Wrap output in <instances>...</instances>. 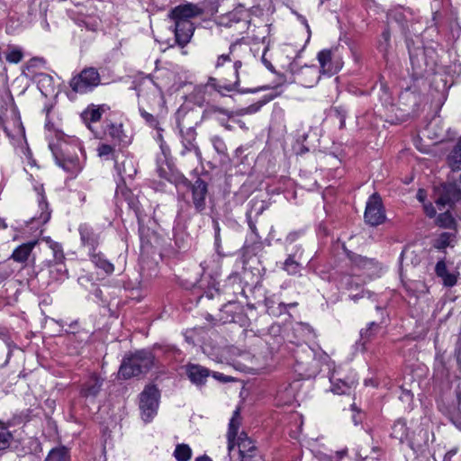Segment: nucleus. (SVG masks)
I'll return each mask as SVG.
<instances>
[{
  "instance_id": "nucleus-8",
  "label": "nucleus",
  "mask_w": 461,
  "mask_h": 461,
  "mask_svg": "<svg viewBox=\"0 0 461 461\" xmlns=\"http://www.w3.org/2000/svg\"><path fill=\"white\" fill-rule=\"evenodd\" d=\"M101 78L96 68H86L73 77L69 86L75 93L86 94L100 84Z\"/></svg>"
},
{
  "instance_id": "nucleus-41",
  "label": "nucleus",
  "mask_w": 461,
  "mask_h": 461,
  "mask_svg": "<svg viewBox=\"0 0 461 461\" xmlns=\"http://www.w3.org/2000/svg\"><path fill=\"white\" fill-rule=\"evenodd\" d=\"M44 461H69L68 451L65 447L53 448Z\"/></svg>"
},
{
  "instance_id": "nucleus-51",
  "label": "nucleus",
  "mask_w": 461,
  "mask_h": 461,
  "mask_svg": "<svg viewBox=\"0 0 461 461\" xmlns=\"http://www.w3.org/2000/svg\"><path fill=\"white\" fill-rule=\"evenodd\" d=\"M39 206L42 210L40 216V221L42 223H46L50 218V212L48 211V203L43 197L39 202Z\"/></svg>"
},
{
  "instance_id": "nucleus-27",
  "label": "nucleus",
  "mask_w": 461,
  "mask_h": 461,
  "mask_svg": "<svg viewBox=\"0 0 461 461\" xmlns=\"http://www.w3.org/2000/svg\"><path fill=\"white\" fill-rule=\"evenodd\" d=\"M194 140H185L183 139V148L180 151V155L185 157L186 155H192L194 157L198 163H202L203 157L199 147L194 143Z\"/></svg>"
},
{
  "instance_id": "nucleus-63",
  "label": "nucleus",
  "mask_w": 461,
  "mask_h": 461,
  "mask_svg": "<svg viewBox=\"0 0 461 461\" xmlns=\"http://www.w3.org/2000/svg\"><path fill=\"white\" fill-rule=\"evenodd\" d=\"M416 198L418 199V201H420V203H423V204L425 203V201H426V198H427V193L424 189H419L418 192H417V194H416Z\"/></svg>"
},
{
  "instance_id": "nucleus-53",
  "label": "nucleus",
  "mask_w": 461,
  "mask_h": 461,
  "mask_svg": "<svg viewBox=\"0 0 461 461\" xmlns=\"http://www.w3.org/2000/svg\"><path fill=\"white\" fill-rule=\"evenodd\" d=\"M240 461H264L258 449H256L252 453H247L240 456Z\"/></svg>"
},
{
  "instance_id": "nucleus-40",
  "label": "nucleus",
  "mask_w": 461,
  "mask_h": 461,
  "mask_svg": "<svg viewBox=\"0 0 461 461\" xmlns=\"http://www.w3.org/2000/svg\"><path fill=\"white\" fill-rule=\"evenodd\" d=\"M243 16H247V14L244 12L229 13L225 16L221 17V24L229 28L235 27L238 24L237 20H240Z\"/></svg>"
},
{
  "instance_id": "nucleus-39",
  "label": "nucleus",
  "mask_w": 461,
  "mask_h": 461,
  "mask_svg": "<svg viewBox=\"0 0 461 461\" xmlns=\"http://www.w3.org/2000/svg\"><path fill=\"white\" fill-rule=\"evenodd\" d=\"M436 223L438 226L447 229H455L456 224V220L448 211L439 213L437 216Z\"/></svg>"
},
{
  "instance_id": "nucleus-52",
  "label": "nucleus",
  "mask_w": 461,
  "mask_h": 461,
  "mask_svg": "<svg viewBox=\"0 0 461 461\" xmlns=\"http://www.w3.org/2000/svg\"><path fill=\"white\" fill-rule=\"evenodd\" d=\"M400 391H401L400 395H399L400 401L406 403L410 407L412 402V400H413V393H411V390H408V389H405L402 387L400 388Z\"/></svg>"
},
{
  "instance_id": "nucleus-29",
  "label": "nucleus",
  "mask_w": 461,
  "mask_h": 461,
  "mask_svg": "<svg viewBox=\"0 0 461 461\" xmlns=\"http://www.w3.org/2000/svg\"><path fill=\"white\" fill-rule=\"evenodd\" d=\"M299 251H301V247H296V250L289 254L283 264V269L286 271L288 275H296L301 271V264L295 260Z\"/></svg>"
},
{
  "instance_id": "nucleus-15",
  "label": "nucleus",
  "mask_w": 461,
  "mask_h": 461,
  "mask_svg": "<svg viewBox=\"0 0 461 461\" xmlns=\"http://www.w3.org/2000/svg\"><path fill=\"white\" fill-rule=\"evenodd\" d=\"M104 379L96 374H92L82 384L80 395L86 399L95 400L103 387Z\"/></svg>"
},
{
  "instance_id": "nucleus-19",
  "label": "nucleus",
  "mask_w": 461,
  "mask_h": 461,
  "mask_svg": "<svg viewBox=\"0 0 461 461\" xmlns=\"http://www.w3.org/2000/svg\"><path fill=\"white\" fill-rule=\"evenodd\" d=\"M331 391L337 394H349L356 387L357 380L355 377H347L346 379L336 378L334 375L330 377Z\"/></svg>"
},
{
  "instance_id": "nucleus-46",
  "label": "nucleus",
  "mask_w": 461,
  "mask_h": 461,
  "mask_svg": "<svg viewBox=\"0 0 461 461\" xmlns=\"http://www.w3.org/2000/svg\"><path fill=\"white\" fill-rule=\"evenodd\" d=\"M110 112V106L107 104L89 105L81 115H102Z\"/></svg>"
},
{
  "instance_id": "nucleus-26",
  "label": "nucleus",
  "mask_w": 461,
  "mask_h": 461,
  "mask_svg": "<svg viewBox=\"0 0 461 461\" xmlns=\"http://www.w3.org/2000/svg\"><path fill=\"white\" fill-rule=\"evenodd\" d=\"M456 234L453 232H442L433 241V248L438 250H445L447 247H454Z\"/></svg>"
},
{
  "instance_id": "nucleus-31",
  "label": "nucleus",
  "mask_w": 461,
  "mask_h": 461,
  "mask_svg": "<svg viewBox=\"0 0 461 461\" xmlns=\"http://www.w3.org/2000/svg\"><path fill=\"white\" fill-rule=\"evenodd\" d=\"M391 435L400 442L407 440L409 438V432L406 421L403 420H396L392 427Z\"/></svg>"
},
{
  "instance_id": "nucleus-25",
  "label": "nucleus",
  "mask_w": 461,
  "mask_h": 461,
  "mask_svg": "<svg viewBox=\"0 0 461 461\" xmlns=\"http://www.w3.org/2000/svg\"><path fill=\"white\" fill-rule=\"evenodd\" d=\"M348 257L353 266L359 269H371L376 266L374 258H369L353 252L348 253Z\"/></svg>"
},
{
  "instance_id": "nucleus-18",
  "label": "nucleus",
  "mask_w": 461,
  "mask_h": 461,
  "mask_svg": "<svg viewBox=\"0 0 461 461\" xmlns=\"http://www.w3.org/2000/svg\"><path fill=\"white\" fill-rule=\"evenodd\" d=\"M84 124L91 131L95 138L102 139L106 136L107 117H82Z\"/></svg>"
},
{
  "instance_id": "nucleus-32",
  "label": "nucleus",
  "mask_w": 461,
  "mask_h": 461,
  "mask_svg": "<svg viewBox=\"0 0 461 461\" xmlns=\"http://www.w3.org/2000/svg\"><path fill=\"white\" fill-rule=\"evenodd\" d=\"M447 164L452 170L461 169V138L447 156Z\"/></svg>"
},
{
  "instance_id": "nucleus-4",
  "label": "nucleus",
  "mask_w": 461,
  "mask_h": 461,
  "mask_svg": "<svg viewBox=\"0 0 461 461\" xmlns=\"http://www.w3.org/2000/svg\"><path fill=\"white\" fill-rule=\"evenodd\" d=\"M189 113H202L203 115H210L212 113H221L225 114V111L209 105L205 101V86H197L194 91L188 95L184 103L180 105L177 110L178 115H185Z\"/></svg>"
},
{
  "instance_id": "nucleus-64",
  "label": "nucleus",
  "mask_w": 461,
  "mask_h": 461,
  "mask_svg": "<svg viewBox=\"0 0 461 461\" xmlns=\"http://www.w3.org/2000/svg\"><path fill=\"white\" fill-rule=\"evenodd\" d=\"M299 237L298 232H291L285 238V243L292 244L294 243Z\"/></svg>"
},
{
  "instance_id": "nucleus-36",
  "label": "nucleus",
  "mask_w": 461,
  "mask_h": 461,
  "mask_svg": "<svg viewBox=\"0 0 461 461\" xmlns=\"http://www.w3.org/2000/svg\"><path fill=\"white\" fill-rule=\"evenodd\" d=\"M8 113L14 115L16 113V109L13 103V98L5 93L0 95V115Z\"/></svg>"
},
{
  "instance_id": "nucleus-33",
  "label": "nucleus",
  "mask_w": 461,
  "mask_h": 461,
  "mask_svg": "<svg viewBox=\"0 0 461 461\" xmlns=\"http://www.w3.org/2000/svg\"><path fill=\"white\" fill-rule=\"evenodd\" d=\"M442 411L453 423L461 421V393H456V405L446 408L445 410H442Z\"/></svg>"
},
{
  "instance_id": "nucleus-62",
  "label": "nucleus",
  "mask_w": 461,
  "mask_h": 461,
  "mask_svg": "<svg viewBox=\"0 0 461 461\" xmlns=\"http://www.w3.org/2000/svg\"><path fill=\"white\" fill-rule=\"evenodd\" d=\"M213 228H214V238H215V244L218 245L220 242V226L217 221H213Z\"/></svg>"
},
{
  "instance_id": "nucleus-57",
  "label": "nucleus",
  "mask_w": 461,
  "mask_h": 461,
  "mask_svg": "<svg viewBox=\"0 0 461 461\" xmlns=\"http://www.w3.org/2000/svg\"><path fill=\"white\" fill-rule=\"evenodd\" d=\"M423 209H424L425 214L429 218H434L437 214L436 209L431 203H424Z\"/></svg>"
},
{
  "instance_id": "nucleus-47",
  "label": "nucleus",
  "mask_w": 461,
  "mask_h": 461,
  "mask_svg": "<svg viewBox=\"0 0 461 461\" xmlns=\"http://www.w3.org/2000/svg\"><path fill=\"white\" fill-rule=\"evenodd\" d=\"M390 41H391V33L388 29H385L383 32V33L381 35V40L379 41V43H378L379 51L382 52L384 54V56H385L389 50Z\"/></svg>"
},
{
  "instance_id": "nucleus-21",
  "label": "nucleus",
  "mask_w": 461,
  "mask_h": 461,
  "mask_svg": "<svg viewBox=\"0 0 461 461\" xmlns=\"http://www.w3.org/2000/svg\"><path fill=\"white\" fill-rule=\"evenodd\" d=\"M435 273L442 279L443 285L447 287H453L457 282L458 274L447 271L445 259L438 260L435 267Z\"/></svg>"
},
{
  "instance_id": "nucleus-13",
  "label": "nucleus",
  "mask_w": 461,
  "mask_h": 461,
  "mask_svg": "<svg viewBox=\"0 0 461 461\" xmlns=\"http://www.w3.org/2000/svg\"><path fill=\"white\" fill-rule=\"evenodd\" d=\"M174 24L171 26L174 34H175V41L176 43L180 47L186 46L194 32V26L192 22H185V21H172Z\"/></svg>"
},
{
  "instance_id": "nucleus-45",
  "label": "nucleus",
  "mask_w": 461,
  "mask_h": 461,
  "mask_svg": "<svg viewBox=\"0 0 461 461\" xmlns=\"http://www.w3.org/2000/svg\"><path fill=\"white\" fill-rule=\"evenodd\" d=\"M185 117H178L176 124L180 131V133L183 136V139L185 140H195V131L194 127H188L186 128L184 123Z\"/></svg>"
},
{
  "instance_id": "nucleus-9",
  "label": "nucleus",
  "mask_w": 461,
  "mask_h": 461,
  "mask_svg": "<svg viewBox=\"0 0 461 461\" xmlns=\"http://www.w3.org/2000/svg\"><path fill=\"white\" fill-rule=\"evenodd\" d=\"M364 219L370 226H378L384 222L386 217L381 197L372 194L366 202Z\"/></svg>"
},
{
  "instance_id": "nucleus-5",
  "label": "nucleus",
  "mask_w": 461,
  "mask_h": 461,
  "mask_svg": "<svg viewBox=\"0 0 461 461\" xmlns=\"http://www.w3.org/2000/svg\"><path fill=\"white\" fill-rule=\"evenodd\" d=\"M239 418L240 411L237 409L233 411L232 417L230 420L227 438L229 452L230 453L235 445H237L239 447V455L240 456L249 452L252 453L258 449V447L245 432H241L237 438L240 427Z\"/></svg>"
},
{
  "instance_id": "nucleus-10",
  "label": "nucleus",
  "mask_w": 461,
  "mask_h": 461,
  "mask_svg": "<svg viewBox=\"0 0 461 461\" xmlns=\"http://www.w3.org/2000/svg\"><path fill=\"white\" fill-rule=\"evenodd\" d=\"M191 190L192 203L197 213L203 212L206 208V196L208 194V184L202 177H197L192 183L189 180L188 184H183Z\"/></svg>"
},
{
  "instance_id": "nucleus-2",
  "label": "nucleus",
  "mask_w": 461,
  "mask_h": 461,
  "mask_svg": "<svg viewBox=\"0 0 461 461\" xmlns=\"http://www.w3.org/2000/svg\"><path fill=\"white\" fill-rule=\"evenodd\" d=\"M242 40L243 39H239L231 43L229 49V53L220 55L215 63V67L219 68L226 62L233 61L234 81L229 84L220 85L217 83L216 78L210 77L207 86H204L205 88L210 86L221 94H222V91H240L239 86L240 79L239 70L242 67V59L250 52V49L242 44Z\"/></svg>"
},
{
  "instance_id": "nucleus-16",
  "label": "nucleus",
  "mask_w": 461,
  "mask_h": 461,
  "mask_svg": "<svg viewBox=\"0 0 461 461\" xmlns=\"http://www.w3.org/2000/svg\"><path fill=\"white\" fill-rule=\"evenodd\" d=\"M185 369L188 379L196 386L204 385L210 375V370L198 364L188 363Z\"/></svg>"
},
{
  "instance_id": "nucleus-20",
  "label": "nucleus",
  "mask_w": 461,
  "mask_h": 461,
  "mask_svg": "<svg viewBox=\"0 0 461 461\" xmlns=\"http://www.w3.org/2000/svg\"><path fill=\"white\" fill-rule=\"evenodd\" d=\"M381 329L382 321H371L366 328L360 330V339L357 344L361 346L363 351L366 350V345L377 336Z\"/></svg>"
},
{
  "instance_id": "nucleus-42",
  "label": "nucleus",
  "mask_w": 461,
  "mask_h": 461,
  "mask_svg": "<svg viewBox=\"0 0 461 461\" xmlns=\"http://www.w3.org/2000/svg\"><path fill=\"white\" fill-rule=\"evenodd\" d=\"M174 456L177 461H188L192 456V449L187 444L176 445Z\"/></svg>"
},
{
  "instance_id": "nucleus-55",
  "label": "nucleus",
  "mask_w": 461,
  "mask_h": 461,
  "mask_svg": "<svg viewBox=\"0 0 461 461\" xmlns=\"http://www.w3.org/2000/svg\"><path fill=\"white\" fill-rule=\"evenodd\" d=\"M246 219H247V222H248V225H249L251 232L256 236L257 239H260V237L258 235V229L256 227L257 220L253 219V216L251 215V212H246Z\"/></svg>"
},
{
  "instance_id": "nucleus-12",
  "label": "nucleus",
  "mask_w": 461,
  "mask_h": 461,
  "mask_svg": "<svg viewBox=\"0 0 461 461\" xmlns=\"http://www.w3.org/2000/svg\"><path fill=\"white\" fill-rule=\"evenodd\" d=\"M114 167L122 184H125L126 179H132L137 173L136 161L124 154L115 158Z\"/></svg>"
},
{
  "instance_id": "nucleus-3",
  "label": "nucleus",
  "mask_w": 461,
  "mask_h": 461,
  "mask_svg": "<svg viewBox=\"0 0 461 461\" xmlns=\"http://www.w3.org/2000/svg\"><path fill=\"white\" fill-rule=\"evenodd\" d=\"M154 366L155 356L150 350H137L123 357L118 375L120 378L129 379L148 373Z\"/></svg>"
},
{
  "instance_id": "nucleus-35",
  "label": "nucleus",
  "mask_w": 461,
  "mask_h": 461,
  "mask_svg": "<svg viewBox=\"0 0 461 461\" xmlns=\"http://www.w3.org/2000/svg\"><path fill=\"white\" fill-rule=\"evenodd\" d=\"M105 126L107 130L106 136L111 137L114 140H123V131L122 123L112 122L108 120V122L105 124Z\"/></svg>"
},
{
  "instance_id": "nucleus-28",
  "label": "nucleus",
  "mask_w": 461,
  "mask_h": 461,
  "mask_svg": "<svg viewBox=\"0 0 461 461\" xmlns=\"http://www.w3.org/2000/svg\"><path fill=\"white\" fill-rule=\"evenodd\" d=\"M317 59L323 72L333 74L337 71L332 65V51L330 50H321Z\"/></svg>"
},
{
  "instance_id": "nucleus-48",
  "label": "nucleus",
  "mask_w": 461,
  "mask_h": 461,
  "mask_svg": "<svg viewBox=\"0 0 461 461\" xmlns=\"http://www.w3.org/2000/svg\"><path fill=\"white\" fill-rule=\"evenodd\" d=\"M212 144L215 151L220 155H226L227 147L223 140L218 136H213L211 139Z\"/></svg>"
},
{
  "instance_id": "nucleus-49",
  "label": "nucleus",
  "mask_w": 461,
  "mask_h": 461,
  "mask_svg": "<svg viewBox=\"0 0 461 461\" xmlns=\"http://www.w3.org/2000/svg\"><path fill=\"white\" fill-rule=\"evenodd\" d=\"M50 249L53 252L54 263L63 262L65 257L61 246L59 243L51 242Z\"/></svg>"
},
{
  "instance_id": "nucleus-56",
  "label": "nucleus",
  "mask_w": 461,
  "mask_h": 461,
  "mask_svg": "<svg viewBox=\"0 0 461 461\" xmlns=\"http://www.w3.org/2000/svg\"><path fill=\"white\" fill-rule=\"evenodd\" d=\"M238 24L234 27L241 34L245 32L249 27V20H248V15L243 16L240 20H237Z\"/></svg>"
},
{
  "instance_id": "nucleus-61",
  "label": "nucleus",
  "mask_w": 461,
  "mask_h": 461,
  "mask_svg": "<svg viewBox=\"0 0 461 461\" xmlns=\"http://www.w3.org/2000/svg\"><path fill=\"white\" fill-rule=\"evenodd\" d=\"M294 150L297 155H303L309 151V148L303 144H297L294 146Z\"/></svg>"
},
{
  "instance_id": "nucleus-24",
  "label": "nucleus",
  "mask_w": 461,
  "mask_h": 461,
  "mask_svg": "<svg viewBox=\"0 0 461 461\" xmlns=\"http://www.w3.org/2000/svg\"><path fill=\"white\" fill-rule=\"evenodd\" d=\"M89 256L93 264L96 267L104 270L105 274L110 275L114 271L113 265L108 261L102 253L96 252V250L91 251L89 252Z\"/></svg>"
},
{
  "instance_id": "nucleus-38",
  "label": "nucleus",
  "mask_w": 461,
  "mask_h": 461,
  "mask_svg": "<svg viewBox=\"0 0 461 461\" xmlns=\"http://www.w3.org/2000/svg\"><path fill=\"white\" fill-rule=\"evenodd\" d=\"M50 275L55 280H64L68 278V269L63 262H58L50 265Z\"/></svg>"
},
{
  "instance_id": "nucleus-11",
  "label": "nucleus",
  "mask_w": 461,
  "mask_h": 461,
  "mask_svg": "<svg viewBox=\"0 0 461 461\" xmlns=\"http://www.w3.org/2000/svg\"><path fill=\"white\" fill-rule=\"evenodd\" d=\"M203 13V9L198 5L186 3L173 8L167 16L171 21L191 22L192 18L198 17Z\"/></svg>"
},
{
  "instance_id": "nucleus-6",
  "label": "nucleus",
  "mask_w": 461,
  "mask_h": 461,
  "mask_svg": "<svg viewBox=\"0 0 461 461\" xmlns=\"http://www.w3.org/2000/svg\"><path fill=\"white\" fill-rule=\"evenodd\" d=\"M160 393L156 385H148L140 394L141 419L148 423L157 415Z\"/></svg>"
},
{
  "instance_id": "nucleus-7",
  "label": "nucleus",
  "mask_w": 461,
  "mask_h": 461,
  "mask_svg": "<svg viewBox=\"0 0 461 461\" xmlns=\"http://www.w3.org/2000/svg\"><path fill=\"white\" fill-rule=\"evenodd\" d=\"M435 203L439 209L453 208L461 201V189L454 182L441 183L434 187Z\"/></svg>"
},
{
  "instance_id": "nucleus-30",
  "label": "nucleus",
  "mask_w": 461,
  "mask_h": 461,
  "mask_svg": "<svg viewBox=\"0 0 461 461\" xmlns=\"http://www.w3.org/2000/svg\"><path fill=\"white\" fill-rule=\"evenodd\" d=\"M157 171L161 178H164L170 183H174L175 185L189 183V180L184 175L180 173L168 172V170L164 167H158Z\"/></svg>"
},
{
  "instance_id": "nucleus-17",
  "label": "nucleus",
  "mask_w": 461,
  "mask_h": 461,
  "mask_svg": "<svg viewBox=\"0 0 461 461\" xmlns=\"http://www.w3.org/2000/svg\"><path fill=\"white\" fill-rule=\"evenodd\" d=\"M116 197L122 196L128 203L130 209H131L138 219L143 214V209L139 201V198L135 196L132 192L128 189L125 185L118 184L115 191Z\"/></svg>"
},
{
  "instance_id": "nucleus-44",
  "label": "nucleus",
  "mask_w": 461,
  "mask_h": 461,
  "mask_svg": "<svg viewBox=\"0 0 461 461\" xmlns=\"http://www.w3.org/2000/svg\"><path fill=\"white\" fill-rule=\"evenodd\" d=\"M249 210L247 212H251V215L254 220H257L259 215L267 209V205L264 201L252 199L249 203Z\"/></svg>"
},
{
  "instance_id": "nucleus-59",
  "label": "nucleus",
  "mask_w": 461,
  "mask_h": 461,
  "mask_svg": "<svg viewBox=\"0 0 461 461\" xmlns=\"http://www.w3.org/2000/svg\"><path fill=\"white\" fill-rule=\"evenodd\" d=\"M266 104H267L266 101H259V102H258L256 104H251V105H249L248 107L247 113H258L259 111V108L262 105Z\"/></svg>"
},
{
  "instance_id": "nucleus-58",
  "label": "nucleus",
  "mask_w": 461,
  "mask_h": 461,
  "mask_svg": "<svg viewBox=\"0 0 461 461\" xmlns=\"http://www.w3.org/2000/svg\"><path fill=\"white\" fill-rule=\"evenodd\" d=\"M21 117H13V124L17 128V134L23 136L24 128L21 122Z\"/></svg>"
},
{
  "instance_id": "nucleus-1",
  "label": "nucleus",
  "mask_w": 461,
  "mask_h": 461,
  "mask_svg": "<svg viewBox=\"0 0 461 461\" xmlns=\"http://www.w3.org/2000/svg\"><path fill=\"white\" fill-rule=\"evenodd\" d=\"M60 125L61 120L59 117H52V119L48 118L45 123V130L47 131V139L49 140V148L52 152L56 163L60 167L70 174H77L81 171L82 165L77 157L69 154L70 149L77 148L81 153H83V148L79 143L72 146L65 140L63 142L55 143L53 141L54 139L60 141L68 136L60 128Z\"/></svg>"
},
{
  "instance_id": "nucleus-34",
  "label": "nucleus",
  "mask_w": 461,
  "mask_h": 461,
  "mask_svg": "<svg viewBox=\"0 0 461 461\" xmlns=\"http://www.w3.org/2000/svg\"><path fill=\"white\" fill-rule=\"evenodd\" d=\"M13 438L14 436L8 430V425L0 420V451L7 449Z\"/></svg>"
},
{
  "instance_id": "nucleus-14",
  "label": "nucleus",
  "mask_w": 461,
  "mask_h": 461,
  "mask_svg": "<svg viewBox=\"0 0 461 461\" xmlns=\"http://www.w3.org/2000/svg\"><path fill=\"white\" fill-rule=\"evenodd\" d=\"M81 244L87 248L89 252L95 251L100 244V233L88 223H82L78 227Z\"/></svg>"
},
{
  "instance_id": "nucleus-60",
  "label": "nucleus",
  "mask_w": 461,
  "mask_h": 461,
  "mask_svg": "<svg viewBox=\"0 0 461 461\" xmlns=\"http://www.w3.org/2000/svg\"><path fill=\"white\" fill-rule=\"evenodd\" d=\"M92 285V289L90 290V293L98 300L100 301H104V298H103V292L102 290L97 286L95 285V284H91Z\"/></svg>"
},
{
  "instance_id": "nucleus-23",
  "label": "nucleus",
  "mask_w": 461,
  "mask_h": 461,
  "mask_svg": "<svg viewBox=\"0 0 461 461\" xmlns=\"http://www.w3.org/2000/svg\"><path fill=\"white\" fill-rule=\"evenodd\" d=\"M37 241H30L18 246L12 253L11 258L15 262L23 263L28 260Z\"/></svg>"
},
{
  "instance_id": "nucleus-43",
  "label": "nucleus",
  "mask_w": 461,
  "mask_h": 461,
  "mask_svg": "<svg viewBox=\"0 0 461 461\" xmlns=\"http://www.w3.org/2000/svg\"><path fill=\"white\" fill-rule=\"evenodd\" d=\"M96 150L97 155L104 160H115L116 158H119V155H115L114 148L109 144L102 143L98 146Z\"/></svg>"
},
{
  "instance_id": "nucleus-37",
  "label": "nucleus",
  "mask_w": 461,
  "mask_h": 461,
  "mask_svg": "<svg viewBox=\"0 0 461 461\" xmlns=\"http://www.w3.org/2000/svg\"><path fill=\"white\" fill-rule=\"evenodd\" d=\"M23 58V52L21 47L15 45H8L5 53V59L9 63L17 64Z\"/></svg>"
},
{
  "instance_id": "nucleus-54",
  "label": "nucleus",
  "mask_w": 461,
  "mask_h": 461,
  "mask_svg": "<svg viewBox=\"0 0 461 461\" xmlns=\"http://www.w3.org/2000/svg\"><path fill=\"white\" fill-rule=\"evenodd\" d=\"M223 121L224 120H222L221 123L227 130H232L234 128L232 123L239 124V126L242 129L245 128L244 123L240 120H238L237 117H227V122H224Z\"/></svg>"
},
{
  "instance_id": "nucleus-50",
  "label": "nucleus",
  "mask_w": 461,
  "mask_h": 461,
  "mask_svg": "<svg viewBox=\"0 0 461 461\" xmlns=\"http://www.w3.org/2000/svg\"><path fill=\"white\" fill-rule=\"evenodd\" d=\"M380 92L382 93L381 96H380L382 104L383 105L392 104V96H391V94L389 93V89H388L387 86L384 83L380 84Z\"/></svg>"
},
{
  "instance_id": "nucleus-22",
  "label": "nucleus",
  "mask_w": 461,
  "mask_h": 461,
  "mask_svg": "<svg viewBox=\"0 0 461 461\" xmlns=\"http://www.w3.org/2000/svg\"><path fill=\"white\" fill-rule=\"evenodd\" d=\"M34 79L39 90L44 96L55 95L54 79L50 75L39 73L35 75Z\"/></svg>"
}]
</instances>
